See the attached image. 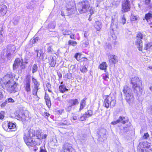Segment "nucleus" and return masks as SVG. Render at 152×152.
I'll use <instances>...</instances> for the list:
<instances>
[{
    "mask_svg": "<svg viewBox=\"0 0 152 152\" xmlns=\"http://www.w3.org/2000/svg\"><path fill=\"white\" fill-rule=\"evenodd\" d=\"M102 79H103V83H104L106 85H108L109 84V74L107 72H106L104 73H103L102 75Z\"/></svg>",
    "mask_w": 152,
    "mask_h": 152,
    "instance_id": "a211bd4d",
    "label": "nucleus"
},
{
    "mask_svg": "<svg viewBox=\"0 0 152 152\" xmlns=\"http://www.w3.org/2000/svg\"><path fill=\"white\" fill-rule=\"evenodd\" d=\"M7 101H6V100L5 101V102H4L3 103L1 104V107H4L6 105V104H7Z\"/></svg>",
    "mask_w": 152,
    "mask_h": 152,
    "instance_id": "680f3d73",
    "label": "nucleus"
},
{
    "mask_svg": "<svg viewBox=\"0 0 152 152\" xmlns=\"http://www.w3.org/2000/svg\"><path fill=\"white\" fill-rule=\"evenodd\" d=\"M62 33L64 35H69L71 33V32L70 31L64 29L62 31Z\"/></svg>",
    "mask_w": 152,
    "mask_h": 152,
    "instance_id": "ea45409f",
    "label": "nucleus"
},
{
    "mask_svg": "<svg viewBox=\"0 0 152 152\" xmlns=\"http://www.w3.org/2000/svg\"><path fill=\"white\" fill-rule=\"evenodd\" d=\"M35 132L33 129H26L24 132L23 139L25 143L29 146L33 147L36 145H40L43 139H45L48 135L44 134L41 130L36 132L35 138L34 141L32 137L35 135Z\"/></svg>",
    "mask_w": 152,
    "mask_h": 152,
    "instance_id": "f257e3e1",
    "label": "nucleus"
},
{
    "mask_svg": "<svg viewBox=\"0 0 152 152\" xmlns=\"http://www.w3.org/2000/svg\"><path fill=\"white\" fill-rule=\"evenodd\" d=\"M63 150L61 152H76L73 147V145L69 143H65L63 147Z\"/></svg>",
    "mask_w": 152,
    "mask_h": 152,
    "instance_id": "1a4fd4ad",
    "label": "nucleus"
},
{
    "mask_svg": "<svg viewBox=\"0 0 152 152\" xmlns=\"http://www.w3.org/2000/svg\"><path fill=\"white\" fill-rule=\"evenodd\" d=\"M17 84L13 81L11 82V84L9 85L6 88L8 91L10 93L16 91L17 90Z\"/></svg>",
    "mask_w": 152,
    "mask_h": 152,
    "instance_id": "ddd939ff",
    "label": "nucleus"
},
{
    "mask_svg": "<svg viewBox=\"0 0 152 152\" xmlns=\"http://www.w3.org/2000/svg\"><path fill=\"white\" fill-rule=\"evenodd\" d=\"M7 11V7L4 5L0 6V16L5 15Z\"/></svg>",
    "mask_w": 152,
    "mask_h": 152,
    "instance_id": "6ab92c4d",
    "label": "nucleus"
},
{
    "mask_svg": "<svg viewBox=\"0 0 152 152\" xmlns=\"http://www.w3.org/2000/svg\"><path fill=\"white\" fill-rule=\"evenodd\" d=\"M39 152H47L44 146H42L40 148Z\"/></svg>",
    "mask_w": 152,
    "mask_h": 152,
    "instance_id": "8fccbe9b",
    "label": "nucleus"
},
{
    "mask_svg": "<svg viewBox=\"0 0 152 152\" xmlns=\"http://www.w3.org/2000/svg\"><path fill=\"white\" fill-rule=\"evenodd\" d=\"M90 12L91 15H92L94 12V11L93 10V9L92 7H91L90 9Z\"/></svg>",
    "mask_w": 152,
    "mask_h": 152,
    "instance_id": "052dcab7",
    "label": "nucleus"
},
{
    "mask_svg": "<svg viewBox=\"0 0 152 152\" xmlns=\"http://www.w3.org/2000/svg\"><path fill=\"white\" fill-rule=\"evenodd\" d=\"M19 19L18 17H17L16 18L13 19V22L14 24L16 25L18 24L19 21Z\"/></svg>",
    "mask_w": 152,
    "mask_h": 152,
    "instance_id": "09e8293b",
    "label": "nucleus"
},
{
    "mask_svg": "<svg viewBox=\"0 0 152 152\" xmlns=\"http://www.w3.org/2000/svg\"><path fill=\"white\" fill-rule=\"evenodd\" d=\"M44 98L45 99V100H49L50 99V97L49 96V95L48 94H45Z\"/></svg>",
    "mask_w": 152,
    "mask_h": 152,
    "instance_id": "4d7b16f0",
    "label": "nucleus"
},
{
    "mask_svg": "<svg viewBox=\"0 0 152 152\" xmlns=\"http://www.w3.org/2000/svg\"><path fill=\"white\" fill-rule=\"evenodd\" d=\"M79 115L78 114H73L72 115L73 119L74 120H76L78 118Z\"/></svg>",
    "mask_w": 152,
    "mask_h": 152,
    "instance_id": "a18cd8bd",
    "label": "nucleus"
},
{
    "mask_svg": "<svg viewBox=\"0 0 152 152\" xmlns=\"http://www.w3.org/2000/svg\"><path fill=\"white\" fill-rule=\"evenodd\" d=\"M68 102L72 106L78 104H79L78 100L77 99H69Z\"/></svg>",
    "mask_w": 152,
    "mask_h": 152,
    "instance_id": "bb28decb",
    "label": "nucleus"
},
{
    "mask_svg": "<svg viewBox=\"0 0 152 152\" xmlns=\"http://www.w3.org/2000/svg\"><path fill=\"white\" fill-rule=\"evenodd\" d=\"M75 10V7L74 6H72L71 7H68L66 9L67 11L68 15H70L72 13H74Z\"/></svg>",
    "mask_w": 152,
    "mask_h": 152,
    "instance_id": "a878e982",
    "label": "nucleus"
},
{
    "mask_svg": "<svg viewBox=\"0 0 152 152\" xmlns=\"http://www.w3.org/2000/svg\"><path fill=\"white\" fill-rule=\"evenodd\" d=\"M32 80L33 83L34 84V86H39V83L37 82V79L34 78L33 77H32Z\"/></svg>",
    "mask_w": 152,
    "mask_h": 152,
    "instance_id": "7c9ffc66",
    "label": "nucleus"
},
{
    "mask_svg": "<svg viewBox=\"0 0 152 152\" xmlns=\"http://www.w3.org/2000/svg\"><path fill=\"white\" fill-rule=\"evenodd\" d=\"M39 86H34V88L32 90V94L36 96L38 90L39 89Z\"/></svg>",
    "mask_w": 152,
    "mask_h": 152,
    "instance_id": "2f4dec72",
    "label": "nucleus"
},
{
    "mask_svg": "<svg viewBox=\"0 0 152 152\" xmlns=\"http://www.w3.org/2000/svg\"><path fill=\"white\" fill-rule=\"evenodd\" d=\"M36 52L37 53V59H42V60L44 59L43 56L44 53L42 50H36Z\"/></svg>",
    "mask_w": 152,
    "mask_h": 152,
    "instance_id": "412c9836",
    "label": "nucleus"
},
{
    "mask_svg": "<svg viewBox=\"0 0 152 152\" xmlns=\"http://www.w3.org/2000/svg\"><path fill=\"white\" fill-rule=\"evenodd\" d=\"M94 27L97 31H100L102 27V22L99 21L96 22L94 25Z\"/></svg>",
    "mask_w": 152,
    "mask_h": 152,
    "instance_id": "4be33fe9",
    "label": "nucleus"
},
{
    "mask_svg": "<svg viewBox=\"0 0 152 152\" xmlns=\"http://www.w3.org/2000/svg\"><path fill=\"white\" fill-rule=\"evenodd\" d=\"M86 99L87 98L85 97L84 98L81 100L80 103V108L79 109L80 111L81 110L83 109L85 107L86 103Z\"/></svg>",
    "mask_w": 152,
    "mask_h": 152,
    "instance_id": "b1692460",
    "label": "nucleus"
},
{
    "mask_svg": "<svg viewBox=\"0 0 152 152\" xmlns=\"http://www.w3.org/2000/svg\"><path fill=\"white\" fill-rule=\"evenodd\" d=\"M38 70V66L37 64H34L32 67V73H34L36 72Z\"/></svg>",
    "mask_w": 152,
    "mask_h": 152,
    "instance_id": "473e14b6",
    "label": "nucleus"
},
{
    "mask_svg": "<svg viewBox=\"0 0 152 152\" xmlns=\"http://www.w3.org/2000/svg\"><path fill=\"white\" fill-rule=\"evenodd\" d=\"M122 91L127 102L129 104L133 102L134 98L132 89L129 87L125 85Z\"/></svg>",
    "mask_w": 152,
    "mask_h": 152,
    "instance_id": "7ed1b4c3",
    "label": "nucleus"
},
{
    "mask_svg": "<svg viewBox=\"0 0 152 152\" xmlns=\"http://www.w3.org/2000/svg\"><path fill=\"white\" fill-rule=\"evenodd\" d=\"M25 116V115L24 114L22 115H18V117L19 118H24V117Z\"/></svg>",
    "mask_w": 152,
    "mask_h": 152,
    "instance_id": "338daca9",
    "label": "nucleus"
},
{
    "mask_svg": "<svg viewBox=\"0 0 152 152\" xmlns=\"http://www.w3.org/2000/svg\"><path fill=\"white\" fill-rule=\"evenodd\" d=\"M47 52L48 53H52L53 51V50L52 49V46H48L47 48Z\"/></svg>",
    "mask_w": 152,
    "mask_h": 152,
    "instance_id": "a19ab883",
    "label": "nucleus"
},
{
    "mask_svg": "<svg viewBox=\"0 0 152 152\" xmlns=\"http://www.w3.org/2000/svg\"><path fill=\"white\" fill-rule=\"evenodd\" d=\"M108 58L109 62L115 64L118 61L117 56L113 55H108Z\"/></svg>",
    "mask_w": 152,
    "mask_h": 152,
    "instance_id": "dca6fc26",
    "label": "nucleus"
},
{
    "mask_svg": "<svg viewBox=\"0 0 152 152\" xmlns=\"http://www.w3.org/2000/svg\"><path fill=\"white\" fill-rule=\"evenodd\" d=\"M3 149V146L1 144V143H0V152H1L2 151V150Z\"/></svg>",
    "mask_w": 152,
    "mask_h": 152,
    "instance_id": "774afa93",
    "label": "nucleus"
},
{
    "mask_svg": "<svg viewBox=\"0 0 152 152\" xmlns=\"http://www.w3.org/2000/svg\"><path fill=\"white\" fill-rule=\"evenodd\" d=\"M57 140L56 138L55 137L51 139L49 142V145L51 146H57Z\"/></svg>",
    "mask_w": 152,
    "mask_h": 152,
    "instance_id": "393cba45",
    "label": "nucleus"
},
{
    "mask_svg": "<svg viewBox=\"0 0 152 152\" xmlns=\"http://www.w3.org/2000/svg\"><path fill=\"white\" fill-rule=\"evenodd\" d=\"M118 24V15L116 13H114L112 16V22L111 25H114L115 24L116 26V28L118 27L117 25Z\"/></svg>",
    "mask_w": 152,
    "mask_h": 152,
    "instance_id": "f3484780",
    "label": "nucleus"
},
{
    "mask_svg": "<svg viewBox=\"0 0 152 152\" xmlns=\"http://www.w3.org/2000/svg\"><path fill=\"white\" fill-rule=\"evenodd\" d=\"M3 25L0 24V42H1L3 39V36L2 35Z\"/></svg>",
    "mask_w": 152,
    "mask_h": 152,
    "instance_id": "c756f323",
    "label": "nucleus"
},
{
    "mask_svg": "<svg viewBox=\"0 0 152 152\" xmlns=\"http://www.w3.org/2000/svg\"><path fill=\"white\" fill-rule=\"evenodd\" d=\"M112 47L111 45L108 44L105 47V48L106 50H110L111 49Z\"/></svg>",
    "mask_w": 152,
    "mask_h": 152,
    "instance_id": "6e6d98bb",
    "label": "nucleus"
},
{
    "mask_svg": "<svg viewBox=\"0 0 152 152\" xmlns=\"http://www.w3.org/2000/svg\"><path fill=\"white\" fill-rule=\"evenodd\" d=\"M68 44L70 45H72L73 46H75L77 44V43L76 42L73 41L72 40H69L68 42Z\"/></svg>",
    "mask_w": 152,
    "mask_h": 152,
    "instance_id": "c9c22d12",
    "label": "nucleus"
},
{
    "mask_svg": "<svg viewBox=\"0 0 152 152\" xmlns=\"http://www.w3.org/2000/svg\"><path fill=\"white\" fill-rule=\"evenodd\" d=\"M126 19L124 17V15L121 16L120 21V23L124 25L126 23Z\"/></svg>",
    "mask_w": 152,
    "mask_h": 152,
    "instance_id": "e433bc0d",
    "label": "nucleus"
},
{
    "mask_svg": "<svg viewBox=\"0 0 152 152\" xmlns=\"http://www.w3.org/2000/svg\"><path fill=\"white\" fill-rule=\"evenodd\" d=\"M149 137V134L148 133H145L143 136V138L145 139H147Z\"/></svg>",
    "mask_w": 152,
    "mask_h": 152,
    "instance_id": "3c124183",
    "label": "nucleus"
},
{
    "mask_svg": "<svg viewBox=\"0 0 152 152\" xmlns=\"http://www.w3.org/2000/svg\"><path fill=\"white\" fill-rule=\"evenodd\" d=\"M124 117L120 116L119 117V118L118 120L115 121L111 122V124L113 125H115L117 123L121 122L123 124H124L126 123L125 121L124 120Z\"/></svg>",
    "mask_w": 152,
    "mask_h": 152,
    "instance_id": "aec40b11",
    "label": "nucleus"
},
{
    "mask_svg": "<svg viewBox=\"0 0 152 152\" xmlns=\"http://www.w3.org/2000/svg\"><path fill=\"white\" fill-rule=\"evenodd\" d=\"M31 80L30 77L27 76L24 82V88L25 91L27 92H30L31 91Z\"/></svg>",
    "mask_w": 152,
    "mask_h": 152,
    "instance_id": "9d476101",
    "label": "nucleus"
},
{
    "mask_svg": "<svg viewBox=\"0 0 152 152\" xmlns=\"http://www.w3.org/2000/svg\"><path fill=\"white\" fill-rule=\"evenodd\" d=\"M145 36L143 35L141 33H138L136 38V40L135 41V44L137 47L140 51H142V49L143 44L142 39H144Z\"/></svg>",
    "mask_w": 152,
    "mask_h": 152,
    "instance_id": "0eeeda50",
    "label": "nucleus"
},
{
    "mask_svg": "<svg viewBox=\"0 0 152 152\" xmlns=\"http://www.w3.org/2000/svg\"><path fill=\"white\" fill-rule=\"evenodd\" d=\"M59 89L60 92L61 93H64L65 91L68 90V89L66 88L64 84L63 83V82H61V85L59 86Z\"/></svg>",
    "mask_w": 152,
    "mask_h": 152,
    "instance_id": "5701e85b",
    "label": "nucleus"
},
{
    "mask_svg": "<svg viewBox=\"0 0 152 152\" xmlns=\"http://www.w3.org/2000/svg\"><path fill=\"white\" fill-rule=\"evenodd\" d=\"M70 37L71 39H73L74 40H75L76 39H77L78 40H79L80 39L79 37H78L77 38H76L75 36V35L74 34L71 35Z\"/></svg>",
    "mask_w": 152,
    "mask_h": 152,
    "instance_id": "864d4df0",
    "label": "nucleus"
},
{
    "mask_svg": "<svg viewBox=\"0 0 152 152\" xmlns=\"http://www.w3.org/2000/svg\"><path fill=\"white\" fill-rule=\"evenodd\" d=\"M92 114L93 113L92 111L90 110H88L84 114L86 115L87 118H88L91 116L92 115Z\"/></svg>",
    "mask_w": 152,
    "mask_h": 152,
    "instance_id": "f704fd0d",
    "label": "nucleus"
},
{
    "mask_svg": "<svg viewBox=\"0 0 152 152\" xmlns=\"http://www.w3.org/2000/svg\"><path fill=\"white\" fill-rule=\"evenodd\" d=\"M152 48V43L146 42L144 45V49L145 50Z\"/></svg>",
    "mask_w": 152,
    "mask_h": 152,
    "instance_id": "cd10ccee",
    "label": "nucleus"
},
{
    "mask_svg": "<svg viewBox=\"0 0 152 152\" xmlns=\"http://www.w3.org/2000/svg\"><path fill=\"white\" fill-rule=\"evenodd\" d=\"M86 115L84 114L83 116L80 117V120L82 121H84L86 119Z\"/></svg>",
    "mask_w": 152,
    "mask_h": 152,
    "instance_id": "603ef678",
    "label": "nucleus"
},
{
    "mask_svg": "<svg viewBox=\"0 0 152 152\" xmlns=\"http://www.w3.org/2000/svg\"><path fill=\"white\" fill-rule=\"evenodd\" d=\"M107 67V65L105 62H103L99 65V68L102 70H105Z\"/></svg>",
    "mask_w": 152,
    "mask_h": 152,
    "instance_id": "c85d7f7f",
    "label": "nucleus"
},
{
    "mask_svg": "<svg viewBox=\"0 0 152 152\" xmlns=\"http://www.w3.org/2000/svg\"><path fill=\"white\" fill-rule=\"evenodd\" d=\"M56 57L55 56H51L48 57V63L51 67H54L56 63Z\"/></svg>",
    "mask_w": 152,
    "mask_h": 152,
    "instance_id": "2eb2a0df",
    "label": "nucleus"
},
{
    "mask_svg": "<svg viewBox=\"0 0 152 152\" xmlns=\"http://www.w3.org/2000/svg\"><path fill=\"white\" fill-rule=\"evenodd\" d=\"M78 10L80 13H84L88 11L90 7L89 2L87 1H82L79 4Z\"/></svg>",
    "mask_w": 152,
    "mask_h": 152,
    "instance_id": "6e6552de",
    "label": "nucleus"
},
{
    "mask_svg": "<svg viewBox=\"0 0 152 152\" xmlns=\"http://www.w3.org/2000/svg\"><path fill=\"white\" fill-rule=\"evenodd\" d=\"M89 40L87 39V40L85 41V42H83V43L82 44V46L84 48L87 47L89 44Z\"/></svg>",
    "mask_w": 152,
    "mask_h": 152,
    "instance_id": "58836bf2",
    "label": "nucleus"
},
{
    "mask_svg": "<svg viewBox=\"0 0 152 152\" xmlns=\"http://www.w3.org/2000/svg\"><path fill=\"white\" fill-rule=\"evenodd\" d=\"M100 2L98 0H96V2L95 4V5L96 7H98L99 4Z\"/></svg>",
    "mask_w": 152,
    "mask_h": 152,
    "instance_id": "e2e57ef3",
    "label": "nucleus"
},
{
    "mask_svg": "<svg viewBox=\"0 0 152 152\" xmlns=\"http://www.w3.org/2000/svg\"><path fill=\"white\" fill-rule=\"evenodd\" d=\"M80 55L79 53H76L75 56V58L78 61H80Z\"/></svg>",
    "mask_w": 152,
    "mask_h": 152,
    "instance_id": "de8ad7c7",
    "label": "nucleus"
},
{
    "mask_svg": "<svg viewBox=\"0 0 152 152\" xmlns=\"http://www.w3.org/2000/svg\"><path fill=\"white\" fill-rule=\"evenodd\" d=\"M131 8L130 2L129 0H124L122 4V11L123 12L130 10Z\"/></svg>",
    "mask_w": 152,
    "mask_h": 152,
    "instance_id": "9b49d317",
    "label": "nucleus"
},
{
    "mask_svg": "<svg viewBox=\"0 0 152 152\" xmlns=\"http://www.w3.org/2000/svg\"><path fill=\"white\" fill-rule=\"evenodd\" d=\"M145 3L146 4L148 5L149 4L151 0H145Z\"/></svg>",
    "mask_w": 152,
    "mask_h": 152,
    "instance_id": "0e129e2a",
    "label": "nucleus"
},
{
    "mask_svg": "<svg viewBox=\"0 0 152 152\" xmlns=\"http://www.w3.org/2000/svg\"><path fill=\"white\" fill-rule=\"evenodd\" d=\"M46 104L48 107H50L51 104L50 99L45 100Z\"/></svg>",
    "mask_w": 152,
    "mask_h": 152,
    "instance_id": "49530a36",
    "label": "nucleus"
},
{
    "mask_svg": "<svg viewBox=\"0 0 152 152\" xmlns=\"http://www.w3.org/2000/svg\"><path fill=\"white\" fill-rule=\"evenodd\" d=\"M138 19L139 18L137 16L132 15L131 16V20L132 21H135L138 20Z\"/></svg>",
    "mask_w": 152,
    "mask_h": 152,
    "instance_id": "4c0bfd02",
    "label": "nucleus"
},
{
    "mask_svg": "<svg viewBox=\"0 0 152 152\" xmlns=\"http://www.w3.org/2000/svg\"><path fill=\"white\" fill-rule=\"evenodd\" d=\"M152 16V15L151 13H148L145 14V18L146 20H148L150 19Z\"/></svg>",
    "mask_w": 152,
    "mask_h": 152,
    "instance_id": "37998d69",
    "label": "nucleus"
},
{
    "mask_svg": "<svg viewBox=\"0 0 152 152\" xmlns=\"http://www.w3.org/2000/svg\"><path fill=\"white\" fill-rule=\"evenodd\" d=\"M72 108V106L70 105L68 106L66 109V110L68 111H70Z\"/></svg>",
    "mask_w": 152,
    "mask_h": 152,
    "instance_id": "69168bd1",
    "label": "nucleus"
},
{
    "mask_svg": "<svg viewBox=\"0 0 152 152\" xmlns=\"http://www.w3.org/2000/svg\"><path fill=\"white\" fill-rule=\"evenodd\" d=\"M131 83L132 84L134 92L137 94V96H140L142 94V89L140 86L142 85V82L139 78L135 77L132 78L131 81Z\"/></svg>",
    "mask_w": 152,
    "mask_h": 152,
    "instance_id": "f03ea898",
    "label": "nucleus"
},
{
    "mask_svg": "<svg viewBox=\"0 0 152 152\" xmlns=\"http://www.w3.org/2000/svg\"><path fill=\"white\" fill-rule=\"evenodd\" d=\"M16 50V46L10 44L8 46L7 50V56H10V55L13 53Z\"/></svg>",
    "mask_w": 152,
    "mask_h": 152,
    "instance_id": "4468645a",
    "label": "nucleus"
},
{
    "mask_svg": "<svg viewBox=\"0 0 152 152\" xmlns=\"http://www.w3.org/2000/svg\"><path fill=\"white\" fill-rule=\"evenodd\" d=\"M23 62L22 59H20L18 58L16 59L13 65V69H17L19 66H20L21 68H23L25 66L23 65Z\"/></svg>",
    "mask_w": 152,
    "mask_h": 152,
    "instance_id": "f8f14e48",
    "label": "nucleus"
},
{
    "mask_svg": "<svg viewBox=\"0 0 152 152\" xmlns=\"http://www.w3.org/2000/svg\"><path fill=\"white\" fill-rule=\"evenodd\" d=\"M6 101H7V102L9 103V102H11L13 103L14 102V101L13 99L12 98H9L7 99H6Z\"/></svg>",
    "mask_w": 152,
    "mask_h": 152,
    "instance_id": "5fc2aeb1",
    "label": "nucleus"
},
{
    "mask_svg": "<svg viewBox=\"0 0 152 152\" xmlns=\"http://www.w3.org/2000/svg\"><path fill=\"white\" fill-rule=\"evenodd\" d=\"M8 126L9 129H15L16 127L15 125L12 122H9L8 123Z\"/></svg>",
    "mask_w": 152,
    "mask_h": 152,
    "instance_id": "72a5a7b5",
    "label": "nucleus"
},
{
    "mask_svg": "<svg viewBox=\"0 0 152 152\" xmlns=\"http://www.w3.org/2000/svg\"><path fill=\"white\" fill-rule=\"evenodd\" d=\"M5 112L3 111H1L0 112V119H3L4 117Z\"/></svg>",
    "mask_w": 152,
    "mask_h": 152,
    "instance_id": "c03bdc74",
    "label": "nucleus"
},
{
    "mask_svg": "<svg viewBox=\"0 0 152 152\" xmlns=\"http://www.w3.org/2000/svg\"><path fill=\"white\" fill-rule=\"evenodd\" d=\"M138 150V152H152V145L146 141L140 142Z\"/></svg>",
    "mask_w": 152,
    "mask_h": 152,
    "instance_id": "39448f33",
    "label": "nucleus"
},
{
    "mask_svg": "<svg viewBox=\"0 0 152 152\" xmlns=\"http://www.w3.org/2000/svg\"><path fill=\"white\" fill-rule=\"evenodd\" d=\"M12 76L11 73H9L1 78L0 82V84L4 88H5L9 85H11V82H13Z\"/></svg>",
    "mask_w": 152,
    "mask_h": 152,
    "instance_id": "423d86ee",
    "label": "nucleus"
},
{
    "mask_svg": "<svg viewBox=\"0 0 152 152\" xmlns=\"http://www.w3.org/2000/svg\"><path fill=\"white\" fill-rule=\"evenodd\" d=\"M80 70L82 72H86L87 70V69L86 67L84 66H81L80 68Z\"/></svg>",
    "mask_w": 152,
    "mask_h": 152,
    "instance_id": "79ce46f5",
    "label": "nucleus"
},
{
    "mask_svg": "<svg viewBox=\"0 0 152 152\" xmlns=\"http://www.w3.org/2000/svg\"><path fill=\"white\" fill-rule=\"evenodd\" d=\"M38 38L37 37H36L35 38L33 39L32 40V42L33 43H36L38 41Z\"/></svg>",
    "mask_w": 152,
    "mask_h": 152,
    "instance_id": "bf43d9fd",
    "label": "nucleus"
},
{
    "mask_svg": "<svg viewBox=\"0 0 152 152\" xmlns=\"http://www.w3.org/2000/svg\"><path fill=\"white\" fill-rule=\"evenodd\" d=\"M104 99L103 102L104 106L107 108L109 106L113 107L116 103V100L115 97L110 94L109 95L104 96L103 97Z\"/></svg>",
    "mask_w": 152,
    "mask_h": 152,
    "instance_id": "20e7f679",
    "label": "nucleus"
},
{
    "mask_svg": "<svg viewBox=\"0 0 152 152\" xmlns=\"http://www.w3.org/2000/svg\"><path fill=\"white\" fill-rule=\"evenodd\" d=\"M89 31H85L84 33V37L87 38L88 36L89 35Z\"/></svg>",
    "mask_w": 152,
    "mask_h": 152,
    "instance_id": "13d9d810",
    "label": "nucleus"
}]
</instances>
